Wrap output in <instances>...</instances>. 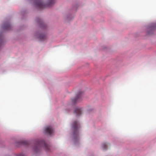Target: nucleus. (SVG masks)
Segmentation results:
<instances>
[{"label": "nucleus", "mask_w": 156, "mask_h": 156, "mask_svg": "<svg viewBox=\"0 0 156 156\" xmlns=\"http://www.w3.org/2000/svg\"><path fill=\"white\" fill-rule=\"evenodd\" d=\"M37 147L42 146L44 147L47 150L49 149V146L47 145L44 140H38L37 142Z\"/></svg>", "instance_id": "f257e3e1"}, {"label": "nucleus", "mask_w": 156, "mask_h": 156, "mask_svg": "<svg viewBox=\"0 0 156 156\" xmlns=\"http://www.w3.org/2000/svg\"><path fill=\"white\" fill-rule=\"evenodd\" d=\"M72 127L73 129V134L75 136H77L78 133V125L77 122L76 121H75L72 125Z\"/></svg>", "instance_id": "f03ea898"}, {"label": "nucleus", "mask_w": 156, "mask_h": 156, "mask_svg": "<svg viewBox=\"0 0 156 156\" xmlns=\"http://www.w3.org/2000/svg\"><path fill=\"white\" fill-rule=\"evenodd\" d=\"M45 133L46 134L51 135L54 132V130L51 126L46 127L45 129Z\"/></svg>", "instance_id": "7ed1b4c3"}, {"label": "nucleus", "mask_w": 156, "mask_h": 156, "mask_svg": "<svg viewBox=\"0 0 156 156\" xmlns=\"http://www.w3.org/2000/svg\"><path fill=\"white\" fill-rule=\"evenodd\" d=\"M81 94H77V95H76V96L75 98L73 99L72 100V102L73 104H75V103L77 102L78 101V100L79 99H80V97H81Z\"/></svg>", "instance_id": "20e7f679"}, {"label": "nucleus", "mask_w": 156, "mask_h": 156, "mask_svg": "<svg viewBox=\"0 0 156 156\" xmlns=\"http://www.w3.org/2000/svg\"><path fill=\"white\" fill-rule=\"evenodd\" d=\"M74 113L77 115H79L82 113V110L80 108H76L74 111Z\"/></svg>", "instance_id": "39448f33"}, {"label": "nucleus", "mask_w": 156, "mask_h": 156, "mask_svg": "<svg viewBox=\"0 0 156 156\" xmlns=\"http://www.w3.org/2000/svg\"><path fill=\"white\" fill-rule=\"evenodd\" d=\"M11 27V26L9 23H5L3 26V29L6 30H9Z\"/></svg>", "instance_id": "423d86ee"}, {"label": "nucleus", "mask_w": 156, "mask_h": 156, "mask_svg": "<svg viewBox=\"0 0 156 156\" xmlns=\"http://www.w3.org/2000/svg\"><path fill=\"white\" fill-rule=\"evenodd\" d=\"M35 4L37 6L40 7V8H43L44 5L41 1H37L36 2Z\"/></svg>", "instance_id": "0eeeda50"}, {"label": "nucleus", "mask_w": 156, "mask_h": 156, "mask_svg": "<svg viewBox=\"0 0 156 156\" xmlns=\"http://www.w3.org/2000/svg\"><path fill=\"white\" fill-rule=\"evenodd\" d=\"M39 38L41 40L43 41L45 39L46 36L44 34H41L40 35Z\"/></svg>", "instance_id": "6e6552de"}, {"label": "nucleus", "mask_w": 156, "mask_h": 156, "mask_svg": "<svg viewBox=\"0 0 156 156\" xmlns=\"http://www.w3.org/2000/svg\"><path fill=\"white\" fill-rule=\"evenodd\" d=\"M55 2V0H50L48 3V6H51L53 5Z\"/></svg>", "instance_id": "1a4fd4ad"}, {"label": "nucleus", "mask_w": 156, "mask_h": 156, "mask_svg": "<svg viewBox=\"0 0 156 156\" xmlns=\"http://www.w3.org/2000/svg\"><path fill=\"white\" fill-rule=\"evenodd\" d=\"M102 147L103 150H106L107 149V146L106 143H103L102 145Z\"/></svg>", "instance_id": "9d476101"}]
</instances>
